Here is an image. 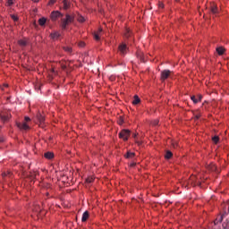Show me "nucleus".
I'll return each mask as SVG.
<instances>
[{
  "mask_svg": "<svg viewBox=\"0 0 229 229\" xmlns=\"http://www.w3.org/2000/svg\"><path fill=\"white\" fill-rule=\"evenodd\" d=\"M74 22V16L67 13L65 14V18L61 19V28L62 30H67V26L69 24Z\"/></svg>",
  "mask_w": 229,
  "mask_h": 229,
  "instance_id": "nucleus-1",
  "label": "nucleus"
},
{
  "mask_svg": "<svg viewBox=\"0 0 229 229\" xmlns=\"http://www.w3.org/2000/svg\"><path fill=\"white\" fill-rule=\"evenodd\" d=\"M119 139H123V140L126 141L130 138L131 131L130 130L123 129L119 132Z\"/></svg>",
  "mask_w": 229,
  "mask_h": 229,
  "instance_id": "nucleus-2",
  "label": "nucleus"
},
{
  "mask_svg": "<svg viewBox=\"0 0 229 229\" xmlns=\"http://www.w3.org/2000/svg\"><path fill=\"white\" fill-rule=\"evenodd\" d=\"M63 17L64 14L59 11H53L50 14L51 21H53L54 22L58 21V19H62Z\"/></svg>",
  "mask_w": 229,
  "mask_h": 229,
  "instance_id": "nucleus-3",
  "label": "nucleus"
},
{
  "mask_svg": "<svg viewBox=\"0 0 229 229\" xmlns=\"http://www.w3.org/2000/svg\"><path fill=\"white\" fill-rule=\"evenodd\" d=\"M173 76V72L171 70H164L161 72V81H165L167 78H171Z\"/></svg>",
  "mask_w": 229,
  "mask_h": 229,
  "instance_id": "nucleus-4",
  "label": "nucleus"
},
{
  "mask_svg": "<svg viewBox=\"0 0 229 229\" xmlns=\"http://www.w3.org/2000/svg\"><path fill=\"white\" fill-rule=\"evenodd\" d=\"M118 49H119L120 55H122V56H124L126 55V53H128V47L124 43L121 44L118 47Z\"/></svg>",
  "mask_w": 229,
  "mask_h": 229,
  "instance_id": "nucleus-5",
  "label": "nucleus"
},
{
  "mask_svg": "<svg viewBox=\"0 0 229 229\" xmlns=\"http://www.w3.org/2000/svg\"><path fill=\"white\" fill-rule=\"evenodd\" d=\"M17 127L20 129V130H30V125L27 124L26 123H17Z\"/></svg>",
  "mask_w": 229,
  "mask_h": 229,
  "instance_id": "nucleus-6",
  "label": "nucleus"
},
{
  "mask_svg": "<svg viewBox=\"0 0 229 229\" xmlns=\"http://www.w3.org/2000/svg\"><path fill=\"white\" fill-rule=\"evenodd\" d=\"M211 13L214 15H217V13H219V9H217V5H216V4H211Z\"/></svg>",
  "mask_w": 229,
  "mask_h": 229,
  "instance_id": "nucleus-7",
  "label": "nucleus"
},
{
  "mask_svg": "<svg viewBox=\"0 0 229 229\" xmlns=\"http://www.w3.org/2000/svg\"><path fill=\"white\" fill-rule=\"evenodd\" d=\"M62 35L60 34V32L58 31H55V32H53L50 34V38L53 39V40H58V38H60Z\"/></svg>",
  "mask_w": 229,
  "mask_h": 229,
  "instance_id": "nucleus-8",
  "label": "nucleus"
},
{
  "mask_svg": "<svg viewBox=\"0 0 229 229\" xmlns=\"http://www.w3.org/2000/svg\"><path fill=\"white\" fill-rule=\"evenodd\" d=\"M37 119L39 123V124H44V121H46V119L44 118V115H42V114H40V112L38 113L37 114Z\"/></svg>",
  "mask_w": 229,
  "mask_h": 229,
  "instance_id": "nucleus-9",
  "label": "nucleus"
},
{
  "mask_svg": "<svg viewBox=\"0 0 229 229\" xmlns=\"http://www.w3.org/2000/svg\"><path fill=\"white\" fill-rule=\"evenodd\" d=\"M64 10H69L71 8V3L67 0H63Z\"/></svg>",
  "mask_w": 229,
  "mask_h": 229,
  "instance_id": "nucleus-10",
  "label": "nucleus"
},
{
  "mask_svg": "<svg viewBox=\"0 0 229 229\" xmlns=\"http://www.w3.org/2000/svg\"><path fill=\"white\" fill-rule=\"evenodd\" d=\"M64 51L67 53L68 55H72V47L70 46H64L63 47Z\"/></svg>",
  "mask_w": 229,
  "mask_h": 229,
  "instance_id": "nucleus-11",
  "label": "nucleus"
},
{
  "mask_svg": "<svg viewBox=\"0 0 229 229\" xmlns=\"http://www.w3.org/2000/svg\"><path fill=\"white\" fill-rule=\"evenodd\" d=\"M45 158L51 160V158L55 157V154L53 152H47L44 154Z\"/></svg>",
  "mask_w": 229,
  "mask_h": 229,
  "instance_id": "nucleus-12",
  "label": "nucleus"
},
{
  "mask_svg": "<svg viewBox=\"0 0 229 229\" xmlns=\"http://www.w3.org/2000/svg\"><path fill=\"white\" fill-rule=\"evenodd\" d=\"M89 211H85L83 214H82V217H81V221L82 223H85L87 221V219H89Z\"/></svg>",
  "mask_w": 229,
  "mask_h": 229,
  "instance_id": "nucleus-13",
  "label": "nucleus"
},
{
  "mask_svg": "<svg viewBox=\"0 0 229 229\" xmlns=\"http://www.w3.org/2000/svg\"><path fill=\"white\" fill-rule=\"evenodd\" d=\"M103 32V29H98V31L97 33L94 34V38L95 40H99L100 38H99V34H101Z\"/></svg>",
  "mask_w": 229,
  "mask_h": 229,
  "instance_id": "nucleus-14",
  "label": "nucleus"
},
{
  "mask_svg": "<svg viewBox=\"0 0 229 229\" xmlns=\"http://www.w3.org/2000/svg\"><path fill=\"white\" fill-rule=\"evenodd\" d=\"M18 43L21 47H26L28 46V41H26V39H20Z\"/></svg>",
  "mask_w": 229,
  "mask_h": 229,
  "instance_id": "nucleus-15",
  "label": "nucleus"
},
{
  "mask_svg": "<svg viewBox=\"0 0 229 229\" xmlns=\"http://www.w3.org/2000/svg\"><path fill=\"white\" fill-rule=\"evenodd\" d=\"M47 19L46 18H40L39 20H38V24H39V26H45L46 25V22H47Z\"/></svg>",
  "mask_w": 229,
  "mask_h": 229,
  "instance_id": "nucleus-16",
  "label": "nucleus"
},
{
  "mask_svg": "<svg viewBox=\"0 0 229 229\" xmlns=\"http://www.w3.org/2000/svg\"><path fill=\"white\" fill-rule=\"evenodd\" d=\"M0 119H2V121L6 122L8 121V119H10V116L4 114H0Z\"/></svg>",
  "mask_w": 229,
  "mask_h": 229,
  "instance_id": "nucleus-17",
  "label": "nucleus"
},
{
  "mask_svg": "<svg viewBox=\"0 0 229 229\" xmlns=\"http://www.w3.org/2000/svg\"><path fill=\"white\" fill-rule=\"evenodd\" d=\"M135 157V152L128 151L125 155V158H133Z\"/></svg>",
  "mask_w": 229,
  "mask_h": 229,
  "instance_id": "nucleus-18",
  "label": "nucleus"
},
{
  "mask_svg": "<svg viewBox=\"0 0 229 229\" xmlns=\"http://www.w3.org/2000/svg\"><path fill=\"white\" fill-rule=\"evenodd\" d=\"M216 52H217V54L218 55H225V48L224 47H217L216 48Z\"/></svg>",
  "mask_w": 229,
  "mask_h": 229,
  "instance_id": "nucleus-19",
  "label": "nucleus"
},
{
  "mask_svg": "<svg viewBox=\"0 0 229 229\" xmlns=\"http://www.w3.org/2000/svg\"><path fill=\"white\" fill-rule=\"evenodd\" d=\"M139 103H140V98H139V96H134V99L132 101V104L134 105H139Z\"/></svg>",
  "mask_w": 229,
  "mask_h": 229,
  "instance_id": "nucleus-20",
  "label": "nucleus"
},
{
  "mask_svg": "<svg viewBox=\"0 0 229 229\" xmlns=\"http://www.w3.org/2000/svg\"><path fill=\"white\" fill-rule=\"evenodd\" d=\"M172 157H173V152L167 150L165 155V158H166V160H169V158H171Z\"/></svg>",
  "mask_w": 229,
  "mask_h": 229,
  "instance_id": "nucleus-21",
  "label": "nucleus"
},
{
  "mask_svg": "<svg viewBox=\"0 0 229 229\" xmlns=\"http://www.w3.org/2000/svg\"><path fill=\"white\" fill-rule=\"evenodd\" d=\"M223 222V216H218L215 221L214 225H219V223Z\"/></svg>",
  "mask_w": 229,
  "mask_h": 229,
  "instance_id": "nucleus-22",
  "label": "nucleus"
},
{
  "mask_svg": "<svg viewBox=\"0 0 229 229\" xmlns=\"http://www.w3.org/2000/svg\"><path fill=\"white\" fill-rule=\"evenodd\" d=\"M77 21H78V22H84L85 21V18L83 16H81V15H78Z\"/></svg>",
  "mask_w": 229,
  "mask_h": 229,
  "instance_id": "nucleus-23",
  "label": "nucleus"
},
{
  "mask_svg": "<svg viewBox=\"0 0 229 229\" xmlns=\"http://www.w3.org/2000/svg\"><path fill=\"white\" fill-rule=\"evenodd\" d=\"M212 140L215 144H217V142H219V136H214L212 138Z\"/></svg>",
  "mask_w": 229,
  "mask_h": 229,
  "instance_id": "nucleus-24",
  "label": "nucleus"
},
{
  "mask_svg": "<svg viewBox=\"0 0 229 229\" xmlns=\"http://www.w3.org/2000/svg\"><path fill=\"white\" fill-rule=\"evenodd\" d=\"M223 228L224 229H229V220H226V222H225L223 224Z\"/></svg>",
  "mask_w": 229,
  "mask_h": 229,
  "instance_id": "nucleus-25",
  "label": "nucleus"
},
{
  "mask_svg": "<svg viewBox=\"0 0 229 229\" xmlns=\"http://www.w3.org/2000/svg\"><path fill=\"white\" fill-rule=\"evenodd\" d=\"M11 18L13 19V21H14V22H17V21H19V17L15 14H12Z\"/></svg>",
  "mask_w": 229,
  "mask_h": 229,
  "instance_id": "nucleus-26",
  "label": "nucleus"
},
{
  "mask_svg": "<svg viewBox=\"0 0 229 229\" xmlns=\"http://www.w3.org/2000/svg\"><path fill=\"white\" fill-rule=\"evenodd\" d=\"M191 101H193V103H198V99L196 98V96H191Z\"/></svg>",
  "mask_w": 229,
  "mask_h": 229,
  "instance_id": "nucleus-27",
  "label": "nucleus"
},
{
  "mask_svg": "<svg viewBox=\"0 0 229 229\" xmlns=\"http://www.w3.org/2000/svg\"><path fill=\"white\" fill-rule=\"evenodd\" d=\"M124 123V120L123 119V117H120L118 120V124H120V126H122V124Z\"/></svg>",
  "mask_w": 229,
  "mask_h": 229,
  "instance_id": "nucleus-28",
  "label": "nucleus"
},
{
  "mask_svg": "<svg viewBox=\"0 0 229 229\" xmlns=\"http://www.w3.org/2000/svg\"><path fill=\"white\" fill-rule=\"evenodd\" d=\"M12 4H13V0H8L7 6H12Z\"/></svg>",
  "mask_w": 229,
  "mask_h": 229,
  "instance_id": "nucleus-29",
  "label": "nucleus"
},
{
  "mask_svg": "<svg viewBox=\"0 0 229 229\" xmlns=\"http://www.w3.org/2000/svg\"><path fill=\"white\" fill-rule=\"evenodd\" d=\"M61 68L63 69V71H65V69H67V64H61Z\"/></svg>",
  "mask_w": 229,
  "mask_h": 229,
  "instance_id": "nucleus-30",
  "label": "nucleus"
},
{
  "mask_svg": "<svg viewBox=\"0 0 229 229\" xmlns=\"http://www.w3.org/2000/svg\"><path fill=\"white\" fill-rule=\"evenodd\" d=\"M199 117H201L200 114H196L195 117H194L195 121H198V119H199Z\"/></svg>",
  "mask_w": 229,
  "mask_h": 229,
  "instance_id": "nucleus-31",
  "label": "nucleus"
},
{
  "mask_svg": "<svg viewBox=\"0 0 229 229\" xmlns=\"http://www.w3.org/2000/svg\"><path fill=\"white\" fill-rule=\"evenodd\" d=\"M56 3V0H49L48 4H55Z\"/></svg>",
  "mask_w": 229,
  "mask_h": 229,
  "instance_id": "nucleus-32",
  "label": "nucleus"
},
{
  "mask_svg": "<svg viewBox=\"0 0 229 229\" xmlns=\"http://www.w3.org/2000/svg\"><path fill=\"white\" fill-rule=\"evenodd\" d=\"M79 46L80 47H85V42H80Z\"/></svg>",
  "mask_w": 229,
  "mask_h": 229,
  "instance_id": "nucleus-33",
  "label": "nucleus"
},
{
  "mask_svg": "<svg viewBox=\"0 0 229 229\" xmlns=\"http://www.w3.org/2000/svg\"><path fill=\"white\" fill-rule=\"evenodd\" d=\"M210 169H211V171H216L217 169V167L213 165Z\"/></svg>",
  "mask_w": 229,
  "mask_h": 229,
  "instance_id": "nucleus-34",
  "label": "nucleus"
},
{
  "mask_svg": "<svg viewBox=\"0 0 229 229\" xmlns=\"http://www.w3.org/2000/svg\"><path fill=\"white\" fill-rule=\"evenodd\" d=\"M86 182H87L88 183H92V178L87 179Z\"/></svg>",
  "mask_w": 229,
  "mask_h": 229,
  "instance_id": "nucleus-35",
  "label": "nucleus"
},
{
  "mask_svg": "<svg viewBox=\"0 0 229 229\" xmlns=\"http://www.w3.org/2000/svg\"><path fill=\"white\" fill-rule=\"evenodd\" d=\"M25 121L29 122V121H31V119L30 117H28V116H25Z\"/></svg>",
  "mask_w": 229,
  "mask_h": 229,
  "instance_id": "nucleus-36",
  "label": "nucleus"
},
{
  "mask_svg": "<svg viewBox=\"0 0 229 229\" xmlns=\"http://www.w3.org/2000/svg\"><path fill=\"white\" fill-rule=\"evenodd\" d=\"M51 72H52V74H55V75L56 74V72L55 71V69H52Z\"/></svg>",
  "mask_w": 229,
  "mask_h": 229,
  "instance_id": "nucleus-37",
  "label": "nucleus"
},
{
  "mask_svg": "<svg viewBox=\"0 0 229 229\" xmlns=\"http://www.w3.org/2000/svg\"><path fill=\"white\" fill-rule=\"evenodd\" d=\"M202 96L201 95H199V101H200L202 99Z\"/></svg>",
  "mask_w": 229,
  "mask_h": 229,
  "instance_id": "nucleus-38",
  "label": "nucleus"
},
{
  "mask_svg": "<svg viewBox=\"0 0 229 229\" xmlns=\"http://www.w3.org/2000/svg\"><path fill=\"white\" fill-rule=\"evenodd\" d=\"M33 3H38L40 0H31Z\"/></svg>",
  "mask_w": 229,
  "mask_h": 229,
  "instance_id": "nucleus-39",
  "label": "nucleus"
},
{
  "mask_svg": "<svg viewBox=\"0 0 229 229\" xmlns=\"http://www.w3.org/2000/svg\"><path fill=\"white\" fill-rule=\"evenodd\" d=\"M2 176L4 178V176H6V174H5V173H3V174H2Z\"/></svg>",
  "mask_w": 229,
  "mask_h": 229,
  "instance_id": "nucleus-40",
  "label": "nucleus"
},
{
  "mask_svg": "<svg viewBox=\"0 0 229 229\" xmlns=\"http://www.w3.org/2000/svg\"><path fill=\"white\" fill-rule=\"evenodd\" d=\"M128 33H130V31H127V33L125 34V37H129L130 35H128Z\"/></svg>",
  "mask_w": 229,
  "mask_h": 229,
  "instance_id": "nucleus-41",
  "label": "nucleus"
},
{
  "mask_svg": "<svg viewBox=\"0 0 229 229\" xmlns=\"http://www.w3.org/2000/svg\"><path fill=\"white\" fill-rule=\"evenodd\" d=\"M132 137L135 139V137H137V134H133Z\"/></svg>",
  "mask_w": 229,
  "mask_h": 229,
  "instance_id": "nucleus-42",
  "label": "nucleus"
},
{
  "mask_svg": "<svg viewBox=\"0 0 229 229\" xmlns=\"http://www.w3.org/2000/svg\"><path fill=\"white\" fill-rule=\"evenodd\" d=\"M176 3H178L179 0H174Z\"/></svg>",
  "mask_w": 229,
  "mask_h": 229,
  "instance_id": "nucleus-43",
  "label": "nucleus"
},
{
  "mask_svg": "<svg viewBox=\"0 0 229 229\" xmlns=\"http://www.w3.org/2000/svg\"><path fill=\"white\" fill-rule=\"evenodd\" d=\"M162 8H164V4H161Z\"/></svg>",
  "mask_w": 229,
  "mask_h": 229,
  "instance_id": "nucleus-44",
  "label": "nucleus"
},
{
  "mask_svg": "<svg viewBox=\"0 0 229 229\" xmlns=\"http://www.w3.org/2000/svg\"><path fill=\"white\" fill-rule=\"evenodd\" d=\"M228 210H229V207H228Z\"/></svg>",
  "mask_w": 229,
  "mask_h": 229,
  "instance_id": "nucleus-45",
  "label": "nucleus"
}]
</instances>
